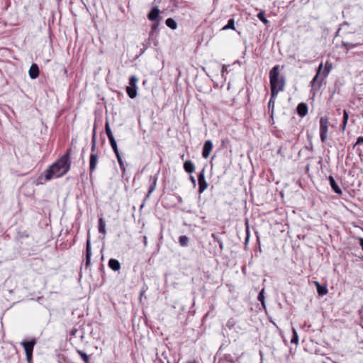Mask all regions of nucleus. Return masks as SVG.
<instances>
[{
    "mask_svg": "<svg viewBox=\"0 0 363 363\" xmlns=\"http://www.w3.org/2000/svg\"><path fill=\"white\" fill-rule=\"evenodd\" d=\"M38 76H39V67L37 64H33L29 69V77L32 79H35Z\"/></svg>",
    "mask_w": 363,
    "mask_h": 363,
    "instance_id": "f8f14e48",
    "label": "nucleus"
},
{
    "mask_svg": "<svg viewBox=\"0 0 363 363\" xmlns=\"http://www.w3.org/2000/svg\"><path fill=\"white\" fill-rule=\"evenodd\" d=\"M270 89L272 96L284 90L285 77L279 73V65H275L269 72Z\"/></svg>",
    "mask_w": 363,
    "mask_h": 363,
    "instance_id": "f03ea898",
    "label": "nucleus"
},
{
    "mask_svg": "<svg viewBox=\"0 0 363 363\" xmlns=\"http://www.w3.org/2000/svg\"><path fill=\"white\" fill-rule=\"evenodd\" d=\"M331 69H332V64L330 63L329 62H326L325 65V69H324V71L323 73L322 80H323L325 78L327 77V76L330 73Z\"/></svg>",
    "mask_w": 363,
    "mask_h": 363,
    "instance_id": "412c9836",
    "label": "nucleus"
},
{
    "mask_svg": "<svg viewBox=\"0 0 363 363\" xmlns=\"http://www.w3.org/2000/svg\"><path fill=\"white\" fill-rule=\"evenodd\" d=\"M146 243H147V238H146V237H145V244L146 245Z\"/></svg>",
    "mask_w": 363,
    "mask_h": 363,
    "instance_id": "de8ad7c7",
    "label": "nucleus"
},
{
    "mask_svg": "<svg viewBox=\"0 0 363 363\" xmlns=\"http://www.w3.org/2000/svg\"><path fill=\"white\" fill-rule=\"evenodd\" d=\"M184 169L188 173H193L195 171V165L191 160H187L184 163Z\"/></svg>",
    "mask_w": 363,
    "mask_h": 363,
    "instance_id": "f3484780",
    "label": "nucleus"
},
{
    "mask_svg": "<svg viewBox=\"0 0 363 363\" xmlns=\"http://www.w3.org/2000/svg\"><path fill=\"white\" fill-rule=\"evenodd\" d=\"M323 63H320L318 67V70H317V73L315 75V77H313L312 82H311V84L312 86L314 85V84L315 83V82L318 80V77H319V75L320 74V72H321V70L323 69Z\"/></svg>",
    "mask_w": 363,
    "mask_h": 363,
    "instance_id": "a878e982",
    "label": "nucleus"
},
{
    "mask_svg": "<svg viewBox=\"0 0 363 363\" xmlns=\"http://www.w3.org/2000/svg\"><path fill=\"white\" fill-rule=\"evenodd\" d=\"M187 363H199V362H197L196 361L194 360V361L188 362Z\"/></svg>",
    "mask_w": 363,
    "mask_h": 363,
    "instance_id": "c03bdc74",
    "label": "nucleus"
},
{
    "mask_svg": "<svg viewBox=\"0 0 363 363\" xmlns=\"http://www.w3.org/2000/svg\"><path fill=\"white\" fill-rule=\"evenodd\" d=\"M108 267L113 271L116 272L121 269V264L118 260L111 258L108 261Z\"/></svg>",
    "mask_w": 363,
    "mask_h": 363,
    "instance_id": "dca6fc26",
    "label": "nucleus"
},
{
    "mask_svg": "<svg viewBox=\"0 0 363 363\" xmlns=\"http://www.w3.org/2000/svg\"><path fill=\"white\" fill-rule=\"evenodd\" d=\"M218 363H234V362L231 359H228L227 357H224L220 359Z\"/></svg>",
    "mask_w": 363,
    "mask_h": 363,
    "instance_id": "c9c22d12",
    "label": "nucleus"
},
{
    "mask_svg": "<svg viewBox=\"0 0 363 363\" xmlns=\"http://www.w3.org/2000/svg\"><path fill=\"white\" fill-rule=\"evenodd\" d=\"M70 152L71 149H68L65 154H64L52 165L50 166L45 172V180H50L54 177H62L69 170L71 165L69 161Z\"/></svg>",
    "mask_w": 363,
    "mask_h": 363,
    "instance_id": "f257e3e1",
    "label": "nucleus"
},
{
    "mask_svg": "<svg viewBox=\"0 0 363 363\" xmlns=\"http://www.w3.org/2000/svg\"><path fill=\"white\" fill-rule=\"evenodd\" d=\"M137 88L138 87H126V92L128 95V96L131 99H134L137 96Z\"/></svg>",
    "mask_w": 363,
    "mask_h": 363,
    "instance_id": "a211bd4d",
    "label": "nucleus"
},
{
    "mask_svg": "<svg viewBox=\"0 0 363 363\" xmlns=\"http://www.w3.org/2000/svg\"><path fill=\"white\" fill-rule=\"evenodd\" d=\"M105 131H106V133L107 135V137L109 140V142H110V145L114 152V153L116 155H118L119 154V151H118V146H117V143H116V141L113 137V135L112 133V131L111 130V128H110V125H109V123L108 121H106V124H105Z\"/></svg>",
    "mask_w": 363,
    "mask_h": 363,
    "instance_id": "39448f33",
    "label": "nucleus"
},
{
    "mask_svg": "<svg viewBox=\"0 0 363 363\" xmlns=\"http://www.w3.org/2000/svg\"><path fill=\"white\" fill-rule=\"evenodd\" d=\"M167 363H170L169 360H167Z\"/></svg>",
    "mask_w": 363,
    "mask_h": 363,
    "instance_id": "09e8293b",
    "label": "nucleus"
},
{
    "mask_svg": "<svg viewBox=\"0 0 363 363\" xmlns=\"http://www.w3.org/2000/svg\"><path fill=\"white\" fill-rule=\"evenodd\" d=\"M211 236L213 238V240L218 242L220 250H223V243L222 240L218 238V236L216 233H213Z\"/></svg>",
    "mask_w": 363,
    "mask_h": 363,
    "instance_id": "7c9ffc66",
    "label": "nucleus"
},
{
    "mask_svg": "<svg viewBox=\"0 0 363 363\" xmlns=\"http://www.w3.org/2000/svg\"><path fill=\"white\" fill-rule=\"evenodd\" d=\"M158 25H159V23H154L152 26V30H151V33H150V35L153 33L154 31H155L157 29Z\"/></svg>",
    "mask_w": 363,
    "mask_h": 363,
    "instance_id": "58836bf2",
    "label": "nucleus"
},
{
    "mask_svg": "<svg viewBox=\"0 0 363 363\" xmlns=\"http://www.w3.org/2000/svg\"><path fill=\"white\" fill-rule=\"evenodd\" d=\"M160 13V11L157 6L153 7L150 12L147 14V18L151 21H155L158 18Z\"/></svg>",
    "mask_w": 363,
    "mask_h": 363,
    "instance_id": "9b49d317",
    "label": "nucleus"
},
{
    "mask_svg": "<svg viewBox=\"0 0 363 363\" xmlns=\"http://www.w3.org/2000/svg\"><path fill=\"white\" fill-rule=\"evenodd\" d=\"M96 129L95 128H94V130H93V136H92V140H91V152L92 153H94L95 149H96Z\"/></svg>",
    "mask_w": 363,
    "mask_h": 363,
    "instance_id": "c85d7f7f",
    "label": "nucleus"
},
{
    "mask_svg": "<svg viewBox=\"0 0 363 363\" xmlns=\"http://www.w3.org/2000/svg\"><path fill=\"white\" fill-rule=\"evenodd\" d=\"M315 284L319 296H324L328 294V290L326 286L321 285L318 281H315Z\"/></svg>",
    "mask_w": 363,
    "mask_h": 363,
    "instance_id": "4468645a",
    "label": "nucleus"
},
{
    "mask_svg": "<svg viewBox=\"0 0 363 363\" xmlns=\"http://www.w3.org/2000/svg\"><path fill=\"white\" fill-rule=\"evenodd\" d=\"M361 144H363V137H359L357 138V142L355 143V144L354 145L353 147H354L355 146L358 145H361Z\"/></svg>",
    "mask_w": 363,
    "mask_h": 363,
    "instance_id": "e433bc0d",
    "label": "nucleus"
},
{
    "mask_svg": "<svg viewBox=\"0 0 363 363\" xmlns=\"http://www.w3.org/2000/svg\"><path fill=\"white\" fill-rule=\"evenodd\" d=\"M116 158H117V160H118V164H119L120 167H123V166H124L125 164H124V162H123V160H122V157H121V154L119 153V154H118V155H116Z\"/></svg>",
    "mask_w": 363,
    "mask_h": 363,
    "instance_id": "72a5a7b5",
    "label": "nucleus"
},
{
    "mask_svg": "<svg viewBox=\"0 0 363 363\" xmlns=\"http://www.w3.org/2000/svg\"><path fill=\"white\" fill-rule=\"evenodd\" d=\"M150 182H151V184L149 187V190H148L147 194L146 196L147 198H148L150 196V194L155 191V189L156 188L157 182V174L153 175V176L151 175L150 177Z\"/></svg>",
    "mask_w": 363,
    "mask_h": 363,
    "instance_id": "9d476101",
    "label": "nucleus"
},
{
    "mask_svg": "<svg viewBox=\"0 0 363 363\" xmlns=\"http://www.w3.org/2000/svg\"><path fill=\"white\" fill-rule=\"evenodd\" d=\"M190 180L192 182L194 186H196V180L193 176L190 177Z\"/></svg>",
    "mask_w": 363,
    "mask_h": 363,
    "instance_id": "ea45409f",
    "label": "nucleus"
},
{
    "mask_svg": "<svg viewBox=\"0 0 363 363\" xmlns=\"http://www.w3.org/2000/svg\"><path fill=\"white\" fill-rule=\"evenodd\" d=\"M98 162V155L95 153H91L90 155L89 160V171L90 175L94 172L96 167V164Z\"/></svg>",
    "mask_w": 363,
    "mask_h": 363,
    "instance_id": "1a4fd4ad",
    "label": "nucleus"
},
{
    "mask_svg": "<svg viewBox=\"0 0 363 363\" xmlns=\"http://www.w3.org/2000/svg\"><path fill=\"white\" fill-rule=\"evenodd\" d=\"M328 180H329V182H330V185L332 188V189L333 190V191L335 193H336L337 194L341 196L342 194V189H340V187L338 186V184L336 183L335 179L333 178V176H329L328 177Z\"/></svg>",
    "mask_w": 363,
    "mask_h": 363,
    "instance_id": "6e6552de",
    "label": "nucleus"
},
{
    "mask_svg": "<svg viewBox=\"0 0 363 363\" xmlns=\"http://www.w3.org/2000/svg\"><path fill=\"white\" fill-rule=\"evenodd\" d=\"M121 171H122V174L123 176L124 175L125 172V165L123 166V167H120Z\"/></svg>",
    "mask_w": 363,
    "mask_h": 363,
    "instance_id": "37998d69",
    "label": "nucleus"
},
{
    "mask_svg": "<svg viewBox=\"0 0 363 363\" xmlns=\"http://www.w3.org/2000/svg\"><path fill=\"white\" fill-rule=\"evenodd\" d=\"M263 294H264V289H262V290L259 292V295H258V300H259V301L262 304H264V296Z\"/></svg>",
    "mask_w": 363,
    "mask_h": 363,
    "instance_id": "f704fd0d",
    "label": "nucleus"
},
{
    "mask_svg": "<svg viewBox=\"0 0 363 363\" xmlns=\"http://www.w3.org/2000/svg\"><path fill=\"white\" fill-rule=\"evenodd\" d=\"M138 78L135 76H131L129 79L130 87H137Z\"/></svg>",
    "mask_w": 363,
    "mask_h": 363,
    "instance_id": "c756f323",
    "label": "nucleus"
},
{
    "mask_svg": "<svg viewBox=\"0 0 363 363\" xmlns=\"http://www.w3.org/2000/svg\"><path fill=\"white\" fill-rule=\"evenodd\" d=\"M297 113L301 117L305 116L308 113L307 105L303 103L299 104L297 106Z\"/></svg>",
    "mask_w": 363,
    "mask_h": 363,
    "instance_id": "2eb2a0df",
    "label": "nucleus"
},
{
    "mask_svg": "<svg viewBox=\"0 0 363 363\" xmlns=\"http://www.w3.org/2000/svg\"><path fill=\"white\" fill-rule=\"evenodd\" d=\"M235 321L233 318H230L228 320V322L226 323V326L229 328V329H231L233 328V326L235 325Z\"/></svg>",
    "mask_w": 363,
    "mask_h": 363,
    "instance_id": "473e14b6",
    "label": "nucleus"
},
{
    "mask_svg": "<svg viewBox=\"0 0 363 363\" xmlns=\"http://www.w3.org/2000/svg\"><path fill=\"white\" fill-rule=\"evenodd\" d=\"M162 357L165 359V360H168V358H167V353L165 352H162L161 354Z\"/></svg>",
    "mask_w": 363,
    "mask_h": 363,
    "instance_id": "79ce46f5",
    "label": "nucleus"
},
{
    "mask_svg": "<svg viewBox=\"0 0 363 363\" xmlns=\"http://www.w3.org/2000/svg\"><path fill=\"white\" fill-rule=\"evenodd\" d=\"M342 119L343 120H347L349 119V114H348V112L347 111V110H343V117H342Z\"/></svg>",
    "mask_w": 363,
    "mask_h": 363,
    "instance_id": "4c0bfd02",
    "label": "nucleus"
},
{
    "mask_svg": "<svg viewBox=\"0 0 363 363\" xmlns=\"http://www.w3.org/2000/svg\"><path fill=\"white\" fill-rule=\"evenodd\" d=\"M228 29L235 30V21L233 18H230L228 20L227 25L223 27L222 30H225Z\"/></svg>",
    "mask_w": 363,
    "mask_h": 363,
    "instance_id": "4be33fe9",
    "label": "nucleus"
},
{
    "mask_svg": "<svg viewBox=\"0 0 363 363\" xmlns=\"http://www.w3.org/2000/svg\"><path fill=\"white\" fill-rule=\"evenodd\" d=\"M213 149V143L211 140H206L203 146L202 156L203 158L207 159Z\"/></svg>",
    "mask_w": 363,
    "mask_h": 363,
    "instance_id": "0eeeda50",
    "label": "nucleus"
},
{
    "mask_svg": "<svg viewBox=\"0 0 363 363\" xmlns=\"http://www.w3.org/2000/svg\"><path fill=\"white\" fill-rule=\"evenodd\" d=\"M35 344L36 340L35 339H33L30 341H23L21 342L26 352V359L28 362L32 360L33 347Z\"/></svg>",
    "mask_w": 363,
    "mask_h": 363,
    "instance_id": "20e7f679",
    "label": "nucleus"
},
{
    "mask_svg": "<svg viewBox=\"0 0 363 363\" xmlns=\"http://www.w3.org/2000/svg\"><path fill=\"white\" fill-rule=\"evenodd\" d=\"M77 353L80 357L83 359L84 363H89V357L82 350H77Z\"/></svg>",
    "mask_w": 363,
    "mask_h": 363,
    "instance_id": "bb28decb",
    "label": "nucleus"
},
{
    "mask_svg": "<svg viewBox=\"0 0 363 363\" xmlns=\"http://www.w3.org/2000/svg\"><path fill=\"white\" fill-rule=\"evenodd\" d=\"M362 44V43H361V42L353 43H348V42L342 41V47L345 48L347 49H349V48H355V47L359 46Z\"/></svg>",
    "mask_w": 363,
    "mask_h": 363,
    "instance_id": "aec40b11",
    "label": "nucleus"
},
{
    "mask_svg": "<svg viewBox=\"0 0 363 363\" xmlns=\"http://www.w3.org/2000/svg\"><path fill=\"white\" fill-rule=\"evenodd\" d=\"M346 127H347V124H345L344 123H342V125H341V130H342V131H345V129H346Z\"/></svg>",
    "mask_w": 363,
    "mask_h": 363,
    "instance_id": "a19ab883",
    "label": "nucleus"
},
{
    "mask_svg": "<svg viewBox=\"0 0 363 363\" xmlns=\"http://www.w3.org/2000/svg\"><path fill=\"white\" fill-rule=\"evenodd\" d=\"M298 342V336L295 329H293V337L291 340V342L293 344H297Z\"/></svg>",
    "mask_w": 363,
    "mask_h": 363,
    "instance_id": "2f4dec72",
    "label": "nucleus"
},
{
    "mask_svg": "<svg viewBox=\"0 0 363 363\" xmlns=\"http://www.w3.org/2000/svg\"><path fill=\"white\" fill-rule=\"evenodd\" d=\"M145 293V290H143L141 292H140V296H142L143 295V294Z\"/></svg>",
    "mask_w": 363,
    "mask_h": 363,
    "instance_id": "49530a36",
    "label": "nucleus"
},
{
    "mask_svg": "<svg viewBox=\"0 0 363 363\" xmlns=\"http://www.w3.org/2000/svg\"><path fill=\"white\" fill-rule=\"evenodd\" d=\"M99 231L100 233L106 234L105 222L102 218L99 220Z\"/></svg>",
    "mask_w": 363,
    "mask_h": 363,
    "instance_id": "393cba45",
    "label": "nucleus"
},
{
    "mask_svg": "<svg viewBox=\"0 0 363 363\" xmlns=\"http://www.w3.org/2000/svg\"><path fill=\"white\" fill-rule=\"evenodd\" d=\"M347 121H348L347 120H343V119H342V123H345V124H347Z\"/></svg>",
    "mask_w": 363,
    "mask_h": 363,
    "instance_id": "a18cd8bd",
    "label": "nucleus"
},
{
    "mask_svg": "<svg viewBox=\"0 0 363 363\" xmlns=\"http://www.w3.org/2000/svg\"><path fill=\"white\" fill-rule=\"evenodd\" d=\"M257 18L265 25H267L269 23V21L265 18L264 16V11H261L257 14Z\"/></svg>",
    "mask_w": 363,
    "mask_h": 363,
    "instance_id": "cd10ccee",
    "label": "nucleus"
},
{
    "mask_svg": "<svg viewBox=\"0 0 363 363\" xmlns=\"http://www.w3.org/2000/svg\"><path fill=\"white\" fill-rule=\"evenodd\" d=\"M91 256V242H90V240L88 239L86 241V267L90 265Z\"/></svg>",
    "mask_w": 363,
    "mask_h": 363,
    "instance_id": "ddd939ff",
    "label": "nucleus"
},
{
    "mask_svg": "<svg viewBox=\"0 0 363 363\" xmlns=\"http://www.w3.org/2000/svg\"><path fill=\"white\" fill-rule=\"evenodd\" d=\"M165 23L169 28H170L172 29H176L177 27V24L176 21L171 18H167L166 20Z\"/></svg>",
    "mask_w": 363,
    "mask_h": 363,
    "instance_id": "b1692460",
    "label": "nucleus"
},
{
    "mask_svg": "<svg viewBox=\"0 0 363 363\" xmlns=\"http://www.w3.org/2000/svg\"><path fill=\"white\" fill-rule=\"evenodd\" d=\"M189 239L187 236L186 235H181L179 238V243L181 246L182 247H186L188 245V243H189Z\"/></svg>",
    "mask_w": 363,
    "mask_h": 363,
    "instance_id": "5701e85b",
    "label": "nucleus"
},
{
    "mask_svg": "<svg viewBox=\"0 0 363 363\" xmlns=\"http://www.w3.org/2000/svg\"><path fill=\"white\" fill-rule=\"evenodd\" d=\"M199 192L203 193L208 187V184L205 179V168L200 172L198 175Z\"/></svg>",
    "mask_w": 363,
    "mask_h": 363,
    "instance_id": "423d86ee",
    "label": "nucleus"
},
{
    "mask_svg": "<svg viewBox=\"0 0 363 363\" xmlns=\"http://www.w3.org/2000/svg\"><path fill=\"white\" fill-rule=\"evenodd\" d=\"M277 96V94H274V96H272V93L271 92V98L269 101V103H268V108H269V111H271L272 113V115L274 113V101H275V98L276 96Z\"/></svg>",
    "mask_w": 363,
    "mask_h": 363,
    "instance_id": "6ab92c4d",
    "label": "nucleus"
},
{
    "mask_svg": "<svg viewBox=\"0 0 363 363\" xmlns=\"http://www.w3.org/2000/svg\"><path fill=\"white\" fill-rule=\"evenodd\" d=\"M329 118L327 116L321 117L320 119V138L323 143H325L328 138Z\"/></svg>",
    "mask_w": 363,
    "mask_h": 363,
    "instance_id": "7ed1b4c3",
    "label": "nucleus"
}]
</instances>
